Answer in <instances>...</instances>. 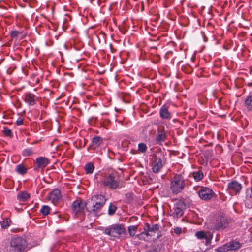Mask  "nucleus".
Instances as JSON below:
<instances>
[{"label": "nucleus", "mask_w": 252, "mask_h": 252, "mask_svg": "<svg viewBox=\"0 0 252 252\" xmlns=\"http://www.w3.org/2000/svg\"><path fill=\"white\" fill-rule=\"evenodd\" d=\"M185 179L181 174H176L170 183V189L174 194L181 192L185 188Z\"/></svg>", "instance_id": "nucleus-3"}, {"label": "nucleus", "mask_w": 252, "mask_h": 252, "mask_svg": "<svg viewBox=\"0 0 252 252\" xmlns=\"http://www.w3.org/2000/svg\"><path fill=\"white\" fill-rule=\"evenodd\" d=\"M117 209V207L113 203H110L108 210V213L109 215L114 214Z\"/></svg>", "instance_id": "nucleus-29"}, {"label": "nucleus", "mask_w": 252, "mask_h": 252, "mask_svg": "<svg viewBox=\"0 0 252 252\" xmlns=\"http://www.w3.org/2000/svg\"><path fill=\"white\" fill-rule=\"evenodd\" d=\"M183 205L181 203H178L174 205L172 215L174 217L179 218L181 217L184 213L183 209Z\"/></svg>", "instance_id": "nucleus-14"}, {"label": "nucleus", "mask_w": 252, "mask_h": 252, "mask_svg": "<svg viewBox=\"0 0 252 252\" xmlns=\"http://www.w3.org/2000/svg\"><path fill=\"white\" fill-rule=\"evenodd\" d=\"M105 196L101 194H97L92 196L91 201L98 202L100 205L104 206L106 203Z\"/></svg>", "instance_id": "nucleus-17"}, {"label": "nucleus", "mask_w": 252, "mask_h": 252, "mask_svg": "<svg viewBox=\"0 0 252 252\" xmlns=\"http://www.w3.org/2000/svg\"><path fill=\"white\" fill-rule=\"evenodd\" d=\"M17 126L22 125L23 124V119L21 118H18L16 122Z\"/></svg>", "instance_id": "nucleus-38"}, {"label": "nucleus", "mask_w": 252, "mask_h": 252, "mask_svg": "<svg viewBox=\"0 0 252 252\" xmlns=\"http://www.w3.org/2000/svg\"><path fill=\"white\" fill-rule=\"evenodd\" d=\"M244 104L249 111H252V95L246 97L244 101Z\"/></svg>", "instance_id": "nucleus-22"}, {"label": "nucleus", "mask_w": 252, "mask_h": 252, "mask_svg": "<svg viewBox=\"0 0 252 252\" xmlns=\"http://www.w3.org/2000/svg\"><path fill=\"white\" fill-rule=\"evenodd\" d=\"M241 247V244L236 241L230 242L221 245L215 249V252H227L239 249Z\"/></svg>", "instance_id": "nucleus-5"}, {"label": "nucleus", "mask_w": 252, "mask_h": 252, "mask_svg": "<svg viewBox=\"0 0 252 252\" xmlns=\"http://www.w3.org/2000/svg\"><path fill=\"white\" fill-rule=\"evenodd\" d=\"M143 231L141 233H143V235L146 236L148 239H149V240L151 239V237H152V235L148 232V231L146 230V229L144 227H143Z\"/></svg>", "instance_id": "nucleus-36"}, {"label": "nucleus", "mask_w": 252, "mask_h": 252, "mask_svg": "<svg viewBox=\"0 0 252 252\" xmlns=\"http://www.w3.org/2000/svg\"><path fill=\"white\" fill-rule=\"evenodd\" d=\"M10 219L8 218H6L2 221H0V223L2 228L6 229L10 225Z\"/></svg>", "instance_id": "nucleus-27"}, {"label": "nucleus", "mask_w": 252, "mask_h": 252, "mask_svg": "<svg viewBox=\"0 0 252 252\" xmlns=\"http://www.w3.org/2000/svg\"><path fill=\"white\" fill-rule=\"evenodd\" d=\"M93 202V206L92 209L89 210L90 212H95L98 211L99 209H101L103 206L100 205L98 202L96 201H92Z\"/></svg>", "instance_id": "nucleus-25"}, {"label": "nucleus", "mask_w": 252, "mask_h": 252, "mask_svg": "<svg viewBox=\"0 0 252 252\" xmlns=\"http://www.w3.org/2000/svg\"><path fill=\"white\" fill-rule=\"evenodd\" d=\"M144 227L146 229L148 232L152 235V236L155 235V234L158 230L159 228V226L158 224H154L151 225L148 223H145Z\"/></svg>", "instance_id": "nucleus-15"}, {"label": "nucleus", "mask_w": 252, "mask_h": 252, "mask_svg": "<svg viewBox=\"0 0 252 252\" xmlns=\"http://www.w3.org/2000/svg\"><path fill=\"white\" fill-rule=\"evenodd\" d=\"M50 210V208L47 206V205H44L42 207V208L40 209V212L41 214L43 215H47Z\"/></svg>", "instance_id": "nucleus-30"}, {"label": "nucleus", "mask_w": 252, "mask_h": 252, "mask_svg": "<svg viewBox=\"0 0 252 252\" xmlns=\"http://www.w3.org/2000/svg\"><path fill=\"white\" fill-rule=\"evenodd\" d=\"M138 228V225H130L128 227V231L131 237L136 236L135 234Z\"/></svg>", "instance_id": "nucleus-26"}, {"label": "nucleus", "mask_w": 252, "mask_h": 252, "mask_svg": "<svg viewBox=\"0 0 252 252\" xmlns=\"http://www.w3.org/2000/svg\"><path fill=\"white\" fill-rule=\"evenodd\" d=\"M21 33V32L18 31H12L11 32V36L12 38H17L18 35Z\"/></svg>", "instance_id": "nucleus-37"}, {"label": "nucleus", "mask_w": 252, "mask_h": 252, "mask_svg": "<svg viewBox=\"0 0 252 252\" xmlns=\"http://www.w3.org/2000/svg\"><path fill=\"white\" fill-rule=\"evenodd\" d=\"M94 178L102 187H107L112 189L119 188L120 178L117 172H112L110 174L100 172L96 173Z\"/></svg>", "instance_id": "nucleus-1"}, {"label": "nucleus", "mask_w": 252, "mask_h": 252, "mask_svg": "<svg viewBox=\"0 0 252 252\" xmlns=\"http://www.w3.org/2000/svg\"><path fill=\"white\" fill-rule=\"evenodd\" d=\"M94 169V166L91 162H88L85 164V171L87 174H91L93 173Z\"/></svg>", "instance_id": "nucleus-24"}, {"label": "nucleus", "mask_w": 252, "mask_h": 252, "mask_svg": "<svg viewBox=\"0 0 252 252\" xmlns=\"http://www.w3.org/2000/svg\"><path fill=\"white\" fill-rule=\"evenodd\" d=\"M247 195H249L250 198H252V188L251 189L250 193H248Z\"/></svg>", "instance_id": "nucleus-40"}, {"label": "nucleus", "mask_w": 252, "mask_h": 252, "mask_svg": "<svg viewBox=\"0 0 252 252\" xmlns=\"http://www.w3.org/2000/svg\"><path fill=\"white\" fill-rule=\"evenodd\" d=\"M30 197V194L26 191H20L17 195V199L20 202H25Z\"/></svg>", "instance_id": "nucleus-19"}, {"label": "nucleus", "mask_w": 252, "mask_h": 252, "mask_svg": "<svg viewBox=\"0 0 252 252\" xmlns=\"http://www.w3.org/2000/svg\"><path fill=\"white\" fill-rule=\"evenodd\" d=\"M3 133L6 136L11 137L12 136V131L10 129L4 128L3 129Z\"/></svg>", "instance_id": "nucleus-35"}, {"label": "nucleus", "mask_w": 252, "mask_h": 252, "mask_svg": "<svg viewBox=\"0 0 252 252\" xmlns=\"http://www.w3.org/2000/svg\"><path fill=\"white\" fill-rule=\"evenodd\" d=\"M48 197L53 203H57L62 198L60 190L57 189L52 190L49 194Z\"/></svg>", "instance_id": "nucleus-10"}, {"label": "nucleus", "mask_w": 252, "mask_h": 252, "mask_svg": "<svg viewBox=\"0 0 252 252\" xmlns=\"http://www.w3.org/2000/svg\"><path fill=\"white\" fill-rule=\"evenodd\" d=\"M242 188L241 184L236 181H233L228 184L227 189L231 194H236L239 193Z\"/></svg>", "instance_id": "nucleus-9"}, {"label": "nucleus", "mask_w": 252, "mask_h": 252, "mask_svg": "<svg viewBox=\"0 0 252 252\" xmlns=\"http://www.w3.org/2000/svg\"><path fill=\"white\" fill-rule=\"evenodd\" d=\"M33 153L32 150L31 148H27L24 149L22 151V155L23 156H30Z\"/></svg>", "instance_id": "nucleus-33"}, {"label": "nucleus", "mask_w": 252, "mask_h": 252, "mask_svg": "<svg viewBox=\"0 0 252 252\" xmlns=\"http://www.w3.org/2000/svg\"><path fill=\"white\" fill-rule=\"evenodd\" d=\"M159 116L162 119L170 120L172 115L168 110V107L166 104L163 105L159 109Z\"/></svg>", "instance_id": "nucleus-11"}, {"label": "nucleus", "mask_w": 252, "mask_h": 252, "mask_svg": "<svg viewBox=\"0 0 252 252\" xmlns=\"http://www.w3.org/2000/svg\"><path fill=\"white\" fill-rule=\"evenodd\" d=\"M103 143V138L99 136L94 137L91 140V146L93 149L99 147Z\"/></svg>", "instance_id": "nucleus-16"}, {"label": "nucleus", "mask_w": 252, "mask_h": 252, "mask_svg": "<svg viewBox=\"0 0 252 252\" xmlns=\"http://www.w3.org/2000/svg\"><path fill=\"white\" fill-rule=\"evenodd\" d=\"M163 166L162 160L161 158L155 157L152 165L153 172L158 173Z\"/></svg>", "instance_id": "nucleus-13"}, {"label": "nucleus", "mask_w": 252, "mask_h": 252, "mask_svg": "<svg viewBox=\"0 0 252 252\" xmlns=\"http://www.w3.org/2000/svg\"><path fill=\"white\" fill-rule=\"evenodd\" d=\"M174 232L176 234H180L182 232V228L179 227H177L174 229Z\"/></svg>", "instance_id": "nucleus-39"}, {"label": "nucleus", "mask_w": 252, "mask_h": 252, "mask_svg": "<svg viewBox=\"0 0 252 252\" xmlns=\"http://www.w3.org/2000/svg\"><path fill=\"white\" fill-rule=\"evenodd\" d=\"M85 206L86 204L83 203L81 200H75L72 203V209L74 213L77 214L79 212L82 211Z\"/></svg>", "instance_id": "nucleus-12"}, {"label": "nucleus", "mask_w": 252, "mask_h": 252, "mask_svg": "<svg viewBox=\"0 0 252 252\" xmlns=\"http://www.w3.org/2000/svg\"><path fill=\"white\" fill-rule=\"evenodd\" d=\"M228 221L224 216L219 215L216 218L214 222V229L216 230L223 229L227 227Z\"/></svg>", "instance_id": "nucleus-7"}, {"label": "nucleus", "mask_w": 252, "mask_h": 252, "mask_svg": "<svg viewBox=\"0 0 252 252\" xmlns=\"http://www.w3.org/2000/svg\"><path fill=\"white\" fill-rule=\"evenodd\" d=\"M126 229L122 224H113L105 227L104 233L105 234L116 238H119L121 235L125 233Z\"/></svg>", "instance_id": "nucleus-2"}, {"label": "nucleus", "mask_w": 252, "mask_h": 252, "mask_svg": "<svg viewBox=\"0 0 252 252\" xmlns=\"http://www.w3.org/2000/svg\"><path fill=\"white\" fill-rule=\"evenodd\" d=\"M138 149L141 152L145 153L147 149V146L144 143H140L138 145Z\"/></svg>", "instance_id": "nucleus-31"}, {"label": "nucleus", "mask_w": 252, "mask_h": 252, "mask_svg": "<svg viewBox=\"0 0 252 252\" xmlns=\"http://www.w3.org/2000/svg\"><path fill=\"white\" fill-rule=\"evenodd\" d=\"M197 194L200 198L203 200H209L215 195L211 189L206 187H201V189L197 191Z\"/></svg>", "instance_id": "nucleus-6"}, {"label": "nucleus", "mask_w": 252, "mask_h": 252, "mask_svg": "<svg viewBox=\"0 0 252 252\" xmlns=\"http://www.w3.org/2000/svg\"><path fill=\"white\" fill-rule=\"evenodd\" d=\"M213 234L212 233H209V234L207 236H206V238H205L204 239H205V245L208 246L211 245L212 240L213 239Z\"/></svg>", "instance_id": "nucleus-32"}, {"label": "nucleus", "mask_w": 252, "mask_h": 252, "mask_svg": "<svg viewBox=\"0 0 252 252\" xmlns=\"http://www.w3.org/2000/svg\"><path fill=\"white\" fill-rule=\"evenodd\" d=\"M27 243L25 238L20 236H14L10 241V250L13 252H21L25 250Z\"/></svg>", "instance_id": "nucleus-4"}, {"label": "nucleus", "mask_w": 252, "mask_h": 252, "mask_svg": "<svg viewBox=\"0 0 252 252\" xmlns=\"http://www.w3.org/2000/svg\"><path fill=\"white\" fill-rule=\"evenodd\" d=\"M15 171L20 175H24L27 172V169L23 164H19L16 166Z\"/></svg>", "instance_id": "nucleus-23"}, {"label": "nucleus", "mask_w": 252, "mask_h": 252, "mask_svg": "<svg viewBox=\"0 0 252 252\" xmlns=\"http://www.w3.org/2000/svg\"><path fill=\"white\" fill-rule=\"evenodd\" d=\"M1 171V168L0 167V172Z\"/></svg>", "instance_id": "nucleus-41"}, {"label": "nucleus", "mask_w": 252, "mask_h": 252, "mask_svg": "<svg viewBox=\"0 0 252 252\" xmlns=\"http://www.w3.org/2000/svg\"><path fill=\"white\" fill-rule=\"evenodd\" d=\"M35 95L31 93L27 94L25 97V101L29 105L32 106L35 104L34 99Z\"/></svg>", "instance_id": "nucleus-18"}, {"label": "nucleus", "mask_w": 252, "mask_h": 252, "mask_svg": "<svg viewBox=\"0 0 252 252\" xmlns=\"http://www.w3.org/2000/svg\"><path fill=\"white\" fill-rule=\"evenodd\" d=\"M50 163L49 159L45 157H39L36 159L34 170L44 169Z\"/></svg>", "instance_id": "nucleus-8"}, {"label": "nucleus", "mask_w": 252, "mask_h": 252, "mask_svg": "<svg viewBox=\"0 0 252 252\" xmlns=\"http://www.w3.org/2000/svg\"><path fill=\"white\" fill-rule=\"evenodd\" d=\"M206 233L202 230L197 231L195 233V236L196 237L197 239L199 240H203L205 238H206Z\"/></svg>", "instance_id": "nucleus-28"}, {"label": "nucleus", "mask_w": 252, "mask_h": 252, "mask_svg": "<svg viewBox=\"0 0 252 252\" xmlns=\"http://www.w3.org/2000/svg\"><path fill=\"white\" fill-rule=\"evenodd\" d=\"M192 176L196 182L201 181L204 177V174L202 171L197 170L191 173Z\"/></svg>", "instance_id": "nucleus-21"}, {"label": "nucleus", "mask_w": 252, "mask_h": 252, "mask_svg": "<svg viewBox=\"0 0 252 252\" xmlns=\"http://www.w3.org/2000/svg\"><path fill=\"white\" fill-rule=\"evenodd\" d=\"M136 238H137L138 240H143L145 242L149 241V239H148V238H147L146 236L143 235V233L141 232L138 234L136 235Z\"/></svg>", "instance_id": "nucleus-34"}, {"label": "nucleus", "mask_w": 252, "mask_h": 252, "mask_svg": "<svg viewBox=\"0 0 252 252\" xmlns=\"http://www.w3.org/2000/svg\"><path fill=\"white\" fill-rule=\"evenodd\" d=\"M166 135L164 129L163 130H158L156 140L157 143H160L164 141L166 139Z\"/></svg>", "instance_id": "nucleus-20"}]
</instances>
